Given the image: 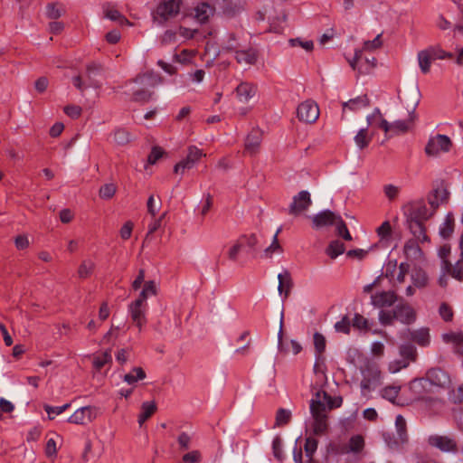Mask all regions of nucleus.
Listing matches in <instances>:
<instances>
[{
  "label": "nucleus",
  "instance_id": "680f3d73",
  "mask_svg": "<svg viewBox=\"0 0 463 463\" xmlns=\"http://www.w3.org/2000/svg\"><path fill=\"white\" fill-rule=\"evenodd\" d=\"M394 319H395V317H394L393 310L392 311L381 310L379 312V321L383 326L392 325Z\"/></svg>",
  "mask_w": 463,
  "mask_h": 463
},
{
  "label": "nucleus",
  "instance_id": "b1692460",
  "mask_svg": "<svg viewBox=\"0 0 463 463\" xmlns=\"http://www.w3.org/2000/svg\"><path fill=\"white\" fill-rule=\"evenodd\" d=\"M213 8L207 3H201L194 9V17L200 24H203L213 15Z\"/></svg>",
  "mask_w": 463,
  "mask_h": 463
},
{
  "label": "nucleus",
  "instance_id": "cd10ccee",
  "mask_svg": "<svg viewBox=\"0 0 463 463\" xmlns=\"http://www.w3.org/2000/svg\"><path fill=\"white\" fill-rule=\"evenodd\" d=\"M279 279V286L278 290L279 294H282V292H285V296L288 297L292 287H293V281L291 279V276L288 270H285L283 273H279L278 275Z\"/></svg>",
  "mask_w": 463,
  "mask_h": 463
},
{
  "label": "nucleus",
  "instance_id": "2eb2a0df",
  "mask_svg": "<svg viewBox=\"0 0 463 463\" xmlns=\"http://www.w3.org/2000/svg\"><path fill=\"white\" fill-rule=\"evenodd\" d=\"M397 300L393 291H381L371 296V304L378 308L392 306Z\"/></svg>",
  "mask_w": 463,
  "mask_h": 463
},
{
  "label": "nucleus",
  "instance_id": "f3484780",
  "mask_svg": "<svg viewBox=\"0 0 463 463\" xmlns=\"http://www.w3.org/2000/svg\"><path fill=\"white\" fill-rule=\"evenodd\" d=\"M282 326H283V313L281 314L280 326H279V334H278V340H279L278 348H279V351L280 353H282V354H288L290 351L294 354H298L302 350L301 345L298 342H297L296 340H290L288 343H284L283 340H282V336H283Z\"/></svg>",
  "mask_w": 463,
  "mask_h": 463
},
{
  "label": "nucleus",
  "instance_id": "4c0bfd02",
  "mask_svg": "<svg viewBox=\"0 0 463 463\" xmlns=\"http://www.w3.org/2000/svg\"><path fill=\"white\" fill-rule=\"evenodd\" d=\"M112 356L110 354V350L108 349L100 354L94 356L93 358V366L96 370H100L104 365L108 364H111Z\"/></svg>",
  "mask_w": 463,
  "mask_h": 463
},
{
  "label": "nucleus",
  "instance_id": "69168bd1",
  "mask_svg": "<svg viewBox=\"0 0 463 463\" xmlns=\"http://www.w3.org/2000/svg\"><path fill=\"white\" fill-rule=\"evenodd\" d=\"M177 42V32L174 30H167L164 33L161 37V43L163 44H171Z\"/></svg>",
  "mask_w": 463,
  "mask_h": 463
},
{
  "label": "nucleus",
  "instance_id": "9d476101",
  "mask_svg": "<svg viewBox=\"0 0 463 463\" xmlns=\"http://www.w3.org/2000/svg\"><path fill=\"white\" fill-rule=\"evenodd\" d=\"M436 210L431 207L429 209L423 202L413 203L409 205L407 219L424 222L433 216Z\"/></svg>",
  "mask_w": 463,
  "mask_h": 463
},
{
  "label": "nucleus",
  "instance_id": "412c9836",
  "mask_svg": "<svg viewBox=\"0 0 463 463\" xmlns=\"http://www.w3.org/2000/svg\"><path fill=\"white\" fill-rule=\"evenodd\" d=\"M448 197L449 192L442 184H440L437 188L433 189L430 194L428 202L431 208L438 209L440 203H443L448 200Z\"/></svg>",
  "mask_w": 463,
  "mask_h": 463
},
{
  "label": "nucleus",
  "instance_id": "2f4dec72",
  "mask_svg": "<svg viewBox=\"0 0 463 463\" xmlns=\"http://www.w3.org/2000/svg\"><path fill=\"white\" fill-rule=\"evenodd\" d=\"M146 373L141 367H134L123 376V381L129 385H135L138 381L146 378Z\"/></svg>",
  "mask_w": 463,
  "mask_h": 463
},
{
  "label": "nucleus",
  "instance_id": "9b49d317",
  "mask_svg": "<svg viewBox=\"0 0 463 463\" xmlns=\"http://www.w3.org/2000/svg\"><path fill=\"white\" fill-rule=\"evenodd\" d=\"M97 413L98 410L95 407H81L78 409L71 417H69L68 421L73 424L85 425L96 419Z\"/></svg>",
  "mask_w": 463,
  "mask_h": 463
},
{
  "label": "nucleus",
  "instance_id": "f257e3e1",
  "mask_svg": "<svg viewBox=\"0 0 463 463\" xmlns=\"http://www.w3.org/2000/svg\"><path fill=\"white\" fill-rule=\"evenodd\" d=\"M324 400L330 401V395L324 391H317L310 401V412L314 420L313 432L316 435L324 434L327 429Z\"/></svg>",
  "mask_w": 463,
  "mask_h": 463
},
{
  "label": "nucleus",
  "instance_id": "ea45409f",
  "mask_svg": "<svg viewBox=\"0 0 463 463\" xmlns=\"http://www.w3.org/2000/svg\"><path fill=\"white\" fill-rule=\"evenodd\" d=\"M400 354L402 358L409 361H415L417 356L416 347L411 344H405L400 346Z\"/></svg>",
  "mask_w": 463,
  "mask_h": 463
},
{
  "label": "nucleus",
  "instance_id": "864d4df0",
  "mask_svg": "<svg viewBox=\"0 0 463 463\" xmlns=\"http://www.w3.org/2000/svg\"><path fill=\"white\" fill-rule=\"evenodd\" d=\"M63 13V9L57 3L49 4L46 7V15L50 19H58Z\"/></svg>",
  "mask_w": 463,
  "mask_h": 463
},
{
  "label": "nucleus",
  "instance_id": "e433bc0d",
  "mask_svg": "<svg viewBox=\"0 0 463 463\" xmlns=\"http://www.w3.org/2000/svg\"><path fill=\"white\" fill-rule=\"evenodd\" d=\"M114 141L120 146L128 144L132 139V135L125 128H117L113 133Z\"/></svg>",
  "mask_w": 463,
  "mask_h": 463
},
{
  "label": "nucleus",
  "instance_id": "39448f33",
  "mask_svg": "<svg viewBox=\"0 0 463 463\" xmlns=\"http://www.w3.org/2000/svg\"><path fill=\"white\" fill-rule=\"evenodd\" d=\"M450 382L449 375L446 372L439 368H432L427 372L425 378L414 381L413 383H418L422 387H425L426 383H430L437 387L448 388L450 385Z\"/></svg>",
  "mask_w": 463,
  "mask_h": 463
},
{
  "label": "nucleus",
  "instance_id": "49530a36",
  "mask_svg": "<svg viewBox=\"0 0 463 463\" xmlns=\"http://www.w3.org/2000/svg\"><path fill=\"white\" fill-rule=\"evenodd\" d=\"M239 241H241V246L243 248L248 247L249 252L254 251L258 245V239L255 234L242 235L239 238Z\"/></svg>",
  "mask_w": 463,
  "mask_h": 463
},
{
  "label": "nucleus",
  "instance_id": "f8f14e48",
  "mask_svg": "<svg viewBox=\"0 0 463 463\" xmlns=\"http://www.w3.org/2000/svg\"><path fill=\"white\" fill-rule=\"evenodd\" d=\"M428 442L431 447L442 452H456L458 450L457 442L449 436L431 435L429 437Z\"/></svg>",
  "mask_w": 463,
  "mask_h": 463
},
{
  "label": "nucleus",
  "instance_id": "20e7f679",
  "mask_svg": "<svg viewBox=\"0 0 463 463\" xmlns=\"http://www.w3.org/2000/svg\"><path fill=\"white\" fill-rule=\"evenodd\" d=\"M102 71V66L97 62H90L86 66V74L90 78V82H84L80 75L72 77L71 81L74 87L79 90L81 93L89 88H99V84L95 80V77L99 75Z\"/></svg>",
  "mask_w": 463,
  "mask_h": 463
},
{
  "label": "nucleus",
  "instance_id": "7c9ffc66",
  "mask_svg": "<svg viewBox=\"0 0 463 463\" xmlns=\"http://www.w3.org/2000/svg\"><path fill=\"white\" fill-rule=\"evenodd\" d=\"M156 403L154 401L143 402L141 405V413L138 416L139 426H142L144 422L156 412Z\"/></svg>",
  "mask_w": 463,
  "mask_h": 463
},
{
  "label": "nucleus",
  "instance_id": "0eeeda50",
  "mask_svg": "<svg viewBox=\"0 0 463 463\" xmlns=\"http://www.w3.org/2000/svg\"><path fill=\"white\" fill-rule=\"evenodd\" d=\"M451 145V140L448 136L439 134L429 140L425 152L428 156H438L441 152L449 151Z\"/></svg>",
  "mask_w": 463,
  "mask_h": 463
},
{
  "label": "nucleus",
  "instance_id": "c756f323",
  "mask_svg": "<svg viewBox=\"0 0 463 463\" xmlns=\"http://www.w3.org/2000/svg\"><path fill=\"white\" fill-rule=\"evenodd\" d=\"M403 251L408 260H419L422 254L420 246L414 240H410L405 243Z\"/></svg>",
  "mask_w": 463,
  "mask_h": 463
},
{
  "label": "nucleus",
  "instance_id": "423d86ee",
  "mask_svg": "<svg viewBox=\"0 0 463 463\" xmlns=\"http://www.w3.org/2000/svg\"><path fill=\"white\" fill-rule=\"evenodd\" d=\"M205 154L195 146L188 147V153L184 159L175 165V173L183 174L185 170L192 169Z\"/></svg>",
  "mask_w": 463,
  "mask_h": 463
},
{
  "label": "nucleus",
  "instance_id": "a18cd8bd",
  "mask_svg": "<svg viewBox=\"0 0 463 463\" xmlns=\"http://www.w3.org/2000/svg\"><path fill=\"white\" fill-rule=\"evenodd\" d=\"M95 268V263L90 260H85L81 262L78 269V276L80 279L89 277Z\"/></svg>",
  "mask_w": 463,
  "mask_h": 463
},
{
  "label": "nucleus",
  "instance_id": "5fc2aeb1",
  "mask_svg": "<svg viewBox=\"0 0 463 463\" xmlns=\"http://www.w3.org/2000/svg\"><path fill=\"white\" fill-rule=\"evenodd\" d=\"M281 232V228H279L273 236L271 244L264 250L263 256L265 258H270L275 250H280V245L278 241V235Z\"/></svg>",
  "mask_w": 463,
  "mask_h": 463
},
{
  "label": "nucleus",
  "instance_id": "1a4fd4ad",
  "mask_svg": "<svg viewBox=\"0 0 463 463\" xmlns=\"http://www.w3.org/2000/svg\"><path fill=\"white\" fill-rule=\"evenodd\" d=\"M413 93L415 94V99L412 101V103L411 105L410 104L407 105L408 111H409V118L406 120H396L393 123H392V135L405 133L410 129V128L415 118L414 112H415L416 107L418 106V103H419V99L417 98V90H414Z\"/></svg>",
  "mask_w": 463,
  "mask_h": 463
},
{
  "label": "nucleus",
  "instance_id": "f704fd0d",
  "mask_svg": "<svg viewBox=\"0 0 463 463\" xmlns=\"http://www.w3.org/2000/svg\"><path fill=\"white\" fill-rule=\"evenodd\" d=\"M372 140V136L368 134V128H361L354 137L355 145L360 148H365Z\"/></svg>",
  "mask_w": 463,
  "mask_h": 463
},
{
  "label": "nucleus",
  "instance_id": "c85d7f7f",
  "mask_svg": "<svg viewBox=\"0 0 463 463\" xmlns=\"http://www.w3.org/2000/svg\"><path fill=\"white\" fill-rule=\"evenodd\" d=\"M343 110H345V109H349L353 111L358 110L362 108H366L369 106V99L367 95H362L359 97H356L354 99H352L348 101L343 102Z\"/></svg>",
  "mask_w": 463,
  "mask_h": 463
},
{
  "label": "nucleus",
  "instance_id": "393cba45",
  "mask_svg": "<svg viewBox=\"0 0 463 463\" xmlns=\"http://www.w3.org/2000/svg\"><path fill=\"white\" fill-rule=\"evenodd\" d=\"M408 226L411 232L413 234L416 240L425 241L428 237L425 233V227L423 222L407 219Z\"/></svg>",
  "mask_w": 463,
  "mask_h": 463
},
{
  "label": "nucleus",
  "instance_id": "58836bf2",
  "mask_svg": "<svg viewBox=\"0 0 463 463\" xmlns=\"http://www.w3.org/2000/svg\"><path fill=\"white\" fill-rule=\"evenodd\" d=\"M454 231V220L451 214H448L444 222L439 228V234L443 239H448L451 236Z\"/></svg>",
  "mask_w": 463,
  "mask_h": 463
},
{
  "label": "nucleus",
  "instance_id": "79ce46f5",
  "mask_svg": "<svg viewBox=\"0 0 463 463\" xmlns=\"http://www.w3.org/2000/svg\"><path fill=\"white\" fill-rule=\"evenodd\" d=\"M411 280L415 287L423 288L427 285L428 278L422 269H416L411 273Z\"/></svg>",
  "mask_w": 463,
  "mask_h": 463
},
{
  "label": "nucleus",
  "instance_id": "774afa93",
  "mask_svg": "<svg viewBox=\"0 0 463 463\" xmlns=\"http://www.w3.org/2000/svg\"><path fill=\"white\" fill-rule=\"evenodd\" d=\"M353 326L359 329H369V321L359 314H355L353 319Z\"/></svg>",
  "mask_w": 463,
  "mask_h": 463
},
{
  "label": "nucleus",
  "instance_id": "8fccbe9b",
  "mask_svg": "<svg viewBox=\"0 0 463 463\" xmlns=\"http://www.w3.org/2000/svg\"><path fill=\"white\" fill-rule=\"evenodd\" d=\"M117 191L116 184L109 183L102 185L99 189V197L105 200H109L114 196Z\"/></svg>",
  "mask_w": 463,
  "mask_h": 463
},
{
  "label": "nucleus",
  "instance_id": "13d9d810",
  "mask_svg": "<svg viewBox=\"0 0 463 463\" xmlns=\"http://www.w3.org/2000/svg\"><path fill=\"white\" fill-rule=\"evenodd\" d=\"M152 97V92L146 90H137L133 91V100L137 102H146L148 101Z\"/></svg>",
  "mask_w": 463,
  "mask_h": 463
},
{
  "label": "nucleus",
  "instance_id": "37998d69",
  "mask_svg": "<svg viewBox=\"0 0 463 463\" xmlns=\"http://www.w3.org/2000/svg\"><path fill=\"white\" fill-rule=\"evenodd\" d=\"M401 390V386L399 385H389L384 387L381 391V395L383 398L394 402Z\"/></svg>",
  "mask_w": 463,
  "mask_h": 463
},
{
  "label": "nucleus",
  "instance_id": "bb28decb",
  "mask_svg": "<svg viewBox=\"0 0 463 463\" xmlns=\"http://www.w3.org/2000/svg\"><path fill=\"white\" fill-rule=\"evenodd\" d=\"M235 59L238 63L251 65L257 61V53L253 49L236 51Z\"/></svg>",
  "mask_w": 463,
  "mask_h": 463
},
{
  "label": "nucleus",
  "instance_id": "c03bdc74",
  "mask_svg": "<svg viewBox=\"0 0 463 463\" xmlns=\"http://www.w3.org/2000/svg\"><path fill=\"white\" fill-rule=\"evenodd\" d=\"M426 50L428 51L429 54L432 58V60H436V59L443 60V59L453 57V54L451 52H445L439 45L430 46V47L427 48Z\"/></svg>",
  "mask_w": 463,
  "mask_h": 463
},
{
  "label": "nucleus",
  "instance_id": "f03ea898",
  "mask_svg": "<svg viewBox=\"0 0 463 463\" xmlns=\"http://www.w3.org/2000/svg\"><path fill=\"white\" fill-rule=\"evenodd\" d=\"M363 376L360 386L362 392H369L382 383L383 375L379 365L374 361L366 359L360 367Z\"/></svg>",
  "mask_w": 463,
  "mask_h": 463
},
{
  "label": "nucleus",
  "instance_id": "bf43d9fd",
  "mask_svg": "<svg viewBox=\"0 0 463 463\" xmlns=\"http://www.w3.org/2000/svg\"><path fill=\"white\" fill-rule=\"evenodd\" d=\"M272 450L273 455L278 460H282L284 458L283 450H282V439L279 437H275L272 441Z\"/></svg>",
  "mask_w": 463,
  "mask_h": 463
},
{
  "label": "nucleus",
  "instance_id": "de8ad7c7",
  "mask_svg": "<svg viewBox=\"0 0 463 463\" xmlns=\"http://www.w3.org/2000/svg\"><path fill=\"white\" fill-rule=\"evenodd\" d=\"M334 225L335 226L336 232L339 236H341L345 241H352V236L346 227V224L342 220L340 215Z\"/></svg>",
  "mask_w": 463,
  "mask_h": 463
},
{
  "label": "nucleus",
  "instance_id": "3c124183",
  "mask_svg": "<svg viewBox=\"0 0 463 463\" xmlns=\"http://www.w3.org/2000/svg\"><path fill=\"white\" fill-rule=\"evenodd\" d=\"M291 419V412L289 410L280 408L276 414V425L284 426L289 422Z\"/></svg>",
  "mask_w": 463,
  "mask_h": 463
},
{
  "label": "nucleus",
  "instance_id": "6e6d98bb",
  "mask_svg": "<svg viewBox=\"0 0 463 463\" xmlns=\"http://www.w3.org/2000/svg\"><path fill=\"white\" fill-rule=\"evenodd\" d=\"M318 442L316 439L312 437H308L306 439L305 442V452L306 456L309 458H312L314 453L317 451Z\"/></svg>",
  "mask_w": 463,
  "mask_h": 463
},
{
  "label": "nucleus",
  "instance_id": "0e129e2a",
  "mask_svg": "<svg viewBox=\"0 0 463 463\" xmlns=\"http://www.w3.org/2000/svg\"><path fill=\"white\" fill-rule=\"evenodd\" d=\"M289 44L292 47L299 46L307 52L311 51L313 49V45H314L312 41H303L300 38L290 39Z\"/></svg>",
  "mask_w": 463,
  "mask_h": 463
},
{
  "label": "nucleus",
  "instance_id": "4be33fe9",
  "mask_svg": "<svg viewBox=\"0 0 463 463\" xmlns=\"http://www.w3.org/2000/svg\"><path fill=\"white\" fill-rule=\"evenodd\" d=\"M262 140V132L260 129H253L247 136L245 140V149L248 153L253 155L259 150Z\"/></svg>",
  "mask_w": 463,
  "mask_h": 463
},
{
  "label": "nucleus",
  "instance_id": "6ab92c4d",
  "mask_svg": "<svg viewBox=\"0 0 463 463\" xmlns=\"http://www.w3.org/2000/svg\"><path fill=\"white\" fill-rule=\"evenodd\" d=\"M402 336L403 338L411 339L421 346H426L430 344V333L427 328H420L414 331L406 329L402 334Z\"/></svg>",
  "mask_w": 463,
  "mask_h": 463
},
{
  "label": "nucleus",
  "instance_id": "603ef678",
  "mask_svg": "<svg viewBox=\"0 0 463 463\" xmlns=\"http://www.w3.org/2000/svg\"><path fill=\"white\" fill-rule=\"evenodd\" d=\"M313 341L316 352L320 356L326 350V338L322 334L316 332L313 335Z\"/></svg>",
  "mask_w": 463,
  "mask_h": 463
},
{
  "label": "nucleus",
  "instance_id": "5701e85b",
  "mask_svg": "<svg viewBox=\"0 0 463 463\" xmlns=\"http://www.w3.org/2000/svg\"><path fill=\"white\" fill-rule=\"evenodd\" d=\"M256 94V87L250 82H241L236 88V95L242 103H247Z\"/></svg>",
  "mask_w": 463,
  "mask_h": 463
},
{
  "label": "nucleus",
  "instance_id": "ddd939ff",
  "mask_svg": "<svg viewBox=\"0 0 463 463\" xmlns=\"http://www.w3.org/2000/svg\"><path fill=\"white\" fill-rule=\"evenodd\" d=\"M312 201L310 194L307 191H301L293 197L292 203L289 205V214L298 215L304 211H307L311 205Z\"/></svg>",
  "mask_w": 463,
  "mask_h": 463
},
{
  "label": "nucleus",
  "instance_id": "09e8293b",
  "mask_svg": "<svg viewBox=\"0 0 463 463\" xmlns=\"http://www.w3.org/2000/svg\"><path fill=\"white\" fill-rule=\"evenodd\" d=\"M450 253V246L444 244L439 250V257L442 260V269L449 271L450 269V262L447 260Z\"/></svg>",
  "mask_w": 463,
  "mask_h": 463
},
{
  "label": "nucleus",
  "instance_id": "4d7b16f0",
  "mask_svg": "<svg viewBox=\"0 0 463 463\" xmlns=\"http://www.w3.org/2000/svg\"><path fill=\"white\" fill-rule=\"evenodd\" d=\"M462 262H463V260H458L454 266H452L450 264V269L448 271L449 273H450V275L454 279H458L459 281L463 280V265H462Z\"/></svg>",
  "mask_w": 463,
  "mask_h": 463
},
{
  "label": "nucleus",
  "instance_id": "a878e982",
  "mask_svg": "<svg viewBox=\"0 0 463 463\" xmlns=\"http://www.w3.org/2000/svg\"><path fill=\"white\" fill-rule=\"evenodd\" d=\"M103 12L105 17L111 21L118 22L120 24L131 25L129 21L124 15H122L119 11L112 7L109 4L104 5Z\"/></svg>",
  "mask_w": 463,
  "mask_h": 463
},
{
  "label": "nucleus",
  "instance_id": "a211bd4d",
  "mask_svg": "<svg viewBox=\"0 0 463 463\" xmlns=\"http://www.w3.org/2000/svg\"><path fill=\"white\" fill-rule=\"evenodd\" d=\"M393 311L395 319L399 320L403 324H411L416 319V313L414 309L408 304L397 305L393 308Z\"/></svg>",
  "mask_w": 463,
  "mask_h": 463
},
{
  "label": "nucleus",
  "instance_id": "338daca9",
  "mask_svg": "<svg viewBox=\"0 0 463 463\" xmlns=\"http://www.w3.org/2000/svg\"><path fill=\"white\" fill-rule=\"evenodd\" d=\"M439 313L440 315V317L445 320V321H451L452 317H453V311L451 309V307L446 304V303H442L439 308Z\"/></svg>",
  "mask_w": 463,
  "mask_h": 463
},
{
  "label": "nucleus",
  "instance_id": "a19ab883",
  "mask_svg": "<svg viewBox=\"0 0 463 463\" xmlns=\"http://www.w3.org/2000/svg\"><path fill=\"white\" fill-rule=\"evenodd\" d=\"M418 61L420 71L423 73L429 72L432 58L430 57L427 50L420 51L418 53Z\"/></svg>",
  "mask_w": 463,
  "mask_h": 463
},
{
  "label": "nucleus",
  "instance_id": "72a5a7b5",
  "mask_svg": "<svg viewBox=\"0 0 463 463\" xmlns=\"http://www.w3.org/2000/svg\"><path fill=\"white\" fill-rule=\"evenodd\" d=\"M345 250V244L339 240L332 241L327 248L326 249V253L331 258L335 259L342 253H344Z\"/></svg>",
  "mask_w": 463,
  "mask_h": 463
},
{
  "label": "nucleus",
  "instance_id": "473e14b6",
  "mask_svg": "<svg viewBox=\"0 0 463 463\" xmlns=\"http://www.w3.org/2000/svg\"><path fill=\"white\" fill-rule=\"evenodd\" d=\"M395 427L397 430V441L400 443L407 442L408 434L406 430V420L402 415L396 416Z\"/></svg>",
  "mask_w": 463,
  "mask_h": 463
},
{
  "label": "nucleus",
  "instance_id": "7ed1b4c3",
  "mask_svg": "<svg viewBox=\"0 0 463 463\" xmlns=\"http://www.w3.org/2000/svg\"><path fill=\"white\" fill-rule=\"evenodd\" d=\"M180 0H163L152 13L154 22L163 24L180 11Z\"/></svg>",
  "mask_w": 463,
  "mask_h": 463
},
{
  "label": "nucleus",
  "instance_id": "aec40b11",
  "mask_svg": "<svg viewBox=\"0 0 463 463\" xmlns=\"http://www.w3.org/2000/svg\"><path fill=\"white\" fill-rule=\"evenodd\" d=\"M364 447V439L361 435L353 436L346 445L335 449L337 454L359 453Z\"/></svg>",
  "mask_w": 463,
  "mask_h": 463
},
{
  "label": "nucleus",
  "instance_id": "e2e57ef3",
  "mask_svg": "<svg viewBox=\"0 0 463 463\" xmlns=\"http://www.w3.org/2000/svg\"><path fill=\"white\" fill-rule=\"evenodd\" d=\"M335 329L336 332L348 334L350 331V320L345 316L340 321L335 324Z\"/></svg>",
  "mask_w": 463,
  "mask_h": 463
},
{
  "label": "nucleus",
  "instance_id": "c9c22d12",
  "mask_svg": "<svg viewBox=\"0 0 463 463\" xmlns=\"http://www.w3.org/2000/svg\"><path fill=\"white\" fill-rule=\"evenodd\" d=\"M135 82L139 83L144 86H155L161 82V79L158 75H156L154 72H150L147 74L140 75L136 78Z\"/></svg>",
  "mask_w": 463,
  "mask_h": 463
},
{
  "label": "nucleus",
  "instance_id": "dca6fc26",
  "mask_svg": "<svg viewBox=\"0 0 463 463\" xmlns=\"http://www.w3.org/2000/svg\"><path fill=\"white\" fill-rule=\"evenodd\" d=\"M339 215L330 210H325L312 217V223L315 229L334 225Z\"/></svg>",
  "mask_w": 463,
  "mask_h": 463
},
{
  "label": "nucleus",
  "instance_id": "052dcab7",
  "mask_svg": "<svg viewBox=\"0 0 463 463\" xmlns=\"http://www.w3.org/2000/svg\"><path fill=\"white\" fill-rule=\"evenodd\" d=\"M409 361L406 359L401 358L394 360L389 364V372L392 373H398L401 369L406 368L409 365Z\"/></svg>",
  "mask_w": 463,
  "mask_h": 463
},
{
  "label": "nucleus",
  "instance_id": "4468645a",
  "mask_svg": "<svg viewBox=\"0 0 463 463\" xmlns=\"http://www.w3.org/2000/svg\"><path fill=\"white\" fill-rule=\"evenodd\" d=\"M128 311L132 322L141 331L143 326L146 323L147 306L132 301L128 305Z\"/></svg>",
  "mask_w": 463,
  "mask_h": 463
},
{
  "label": "nucleus",
  "instance_id": "6e6552de",
  "mask_svg": "<svg viewBox=\"0 0 463 463\" xmlns=\"http://www.w3.org/2000/svg\"><path fill=\"white\" fill-rule=\"evenodd\" d=\"M298 118L305 123H314L319 117V109L313 100H306L298 108Z\"/></svg>",
  "mask_w": 463,
  "mask_h": 463
}]
</instances>
